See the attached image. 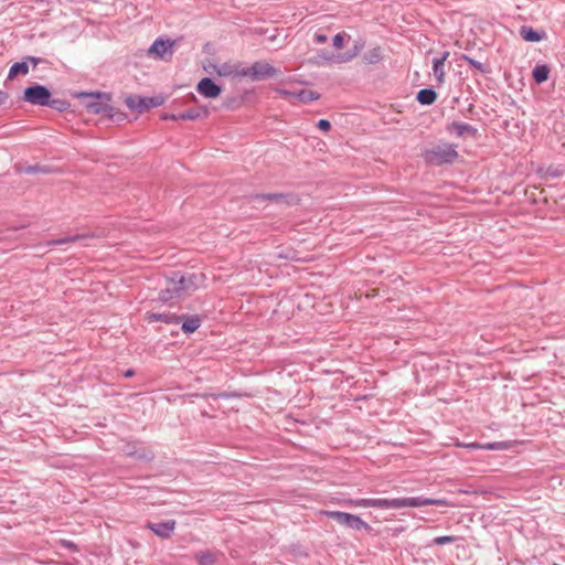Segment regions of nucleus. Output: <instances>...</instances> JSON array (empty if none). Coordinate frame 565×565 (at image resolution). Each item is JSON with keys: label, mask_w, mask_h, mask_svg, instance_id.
<instances>
[{"label": "nucleus", "mask_w": 565, "mask_h": 565, "mask_svg": "<svg viewBox=\"0 0 565 565\" xmlns=\"http://www.w3.org/2000/svg\"><path fill=\"white\" fill-rule=\"evenodd\" d=\"M350 39V35L345 32H340L335 34L332 39L333 47L337 50L342 49L344 44L349 42Z\"/></svg>", "instance_id": "a878e982"}, {"label": "nucleus", "mask_w": 565, "mask_h": 565, "mask_svg": "<svg viewBox=\"0 0 565 565\" xmlns=\"http://www.w3.org/2000/svg\"><path fill=\"white\" fill-rule=\"evenodd\" d=\"M210 114L207 107H200L196 109H190L178 115L180 120H195L201 117H207Z\"/></svg>", "instance_id": "f3484780"}, {"label": "nucleus", "mask_w": 565, "mask_h": 565, "mask_svg": "<svg viewBox=\"0 0 565 565\" xmlns=\"http://www.w3.org/2000/svg\"><path fill=\"white\" fill-rule=\"evenodd\" d=\"M195 559L200 565H213L216 561V557L212 552L203 551L195 554Z\"/></svg>", "instance_id": "4be33fe9"}, {"label": "nucleus", "mask_w": 565, "mask_h": 565, "mask_svg": "<svg viewBox=\"0 0 565 565\" xmlns=\"http://www.w3.org/2000/svg\"><path fill=\"white\" fill-rule=\"evenodd\" d=\"M456 537L450 535L437 536L431 540V544L445 545L455 542Z\"/></svg>", "instance_id": "bb28decb"}, {"label": "nucleus", "mask_w": 565, "mask_h": 565, "mask_svg": "<svg viewBox=\"0 0 565 565\" xmlns=\"http://www.w3.org/2000/svg\"><path fill=\"white\" fill-rule=\"evenodd\" d=\"M161 118H162L163 120H179V119H178V115H174V114H163V115L161 116Z\"/></svg>", "instance_id": "c9c22d12"}, {"label": "nucleus", "mask_w": 565, "mask_h": 565, "mask_svg": "<svg viewBox=\"0 0 565 565\" xmlns=\"http://www.w3.org/2000/svg\"><path fill=\"white\" fill-rule=\"evenodd\" d=\"M458 157L457 146L449 142H438L426 150V163L434 166L452 164Z\"/></svg>", "instance_id": "f03ea898"}, {"label": "nucleus", "mask_w": 565, "mask_h": 565, "mask_svg": "<svg viewBox=\"0 0 565 565\" xmlns=\"http://www.w3.org/2000/svg\"><path fill=\"white\" fill-rule=\"evenodd\" d=\"M550 75V67L545 64L536 65L532 72V76L537 84L547 81Z\"/></svg>", "instance_id": "a211bd4d"}, {"label": "nucleus", "mask_w": 565, "mask_h": 565, "mask_svg": "<svg viewBox=\"0 0 565 565\" xmlns=\"http://www.w3.org/2000/svg\"><path fill=\"white\" fill-rule=\"evenodd\" d=\"M79 96L85 99L84 105L88 113L107 114L110 110L109 97L106 94L82 93Z\"/></svg>", "instance_id": "20e7f679"}, {"label": "nucleus", "mask_w": 565, "mask_h": 565, "mask_svg": "<svg viewBox=\"0 0 565 565\" xmlns=\"http://www.w3.org/2000/svg\"><path fill=\"white\" fill-rule=\"evenodd\" d=\"M436 98V92L433 88H426V105H431Z\"/></svg>", "instance_id": "c756f323"}, {"label": "nucleus", "mask_w": 565, "mask_h": 565, "mask_svg": "<svg viewBox=\"0 0 565 565\" xmlns=\"http://www.w3.org/2000/svg\"><path fill=\"white\" fill-rule=\"evenodd\" d=\"M416 99L424 105V88L417 92Z\"/></svg>", "instance_id": "e433bc0d"}, {"label": "nucleus", "mask_w": 565, "mask_h": 565, "mask_svg": "<svg viewBox=\"0 0 565 565\" xmlns=\"http://www.w3.org/2000/svg\"><path fill=\"white\" fill-rule=\"evenodd\" d=\"M8 98V95L4 92L0 90V105H2Z\"/></svg>", "instance_id": "4c0bfd02"}, {"label": "nucleus", "mask_w": 565, "mask_h": 565, "mask_svg": "<svg viewBox=\"0 0 565 565\" xmlns=\"http://www.w3.org/2000/svg\"><path fill=\"white\" fill-rule=\"evenodd\" d=\"M382 58H383V50L380 46L371 49L364 55V60L369 64L379 63Z\"/></svg>", "instance_id": "aec40b11"}, {"label": "nucleus", "mask_w": 565, "mask_h": 565, "mask_svg": "<svg viewBox=\"0 0 565 565\" xmlns=\"http://www.w3.org/2000/svg\"><path fill=\"white\" fill-rule=\"evenodd\" d=\"M447 130L450 134H455L457 137H463L466 135L475 136L477 134V129L473 128L471 125L466 122H451Z\"/></svg>", "instance_id": "2eb2a0df"}, {"label": "nucleus", "mask_w": 565, "mask_h": 565, "mask_svg": "<svg viewBox=\"0 0 565 565\" xmlns=\"http://www.w3.org/2000/svg\"><path fill=\"white\" fill-rule=\"evenodd\" d=\"M174 41L170 40H156L148 50V54L154 58H166L173 53Z\"/></svg>", "instance_id": "f8f14e48"}, {"label": "nucleus", "mask_w": 565, "mask_h": 565, "mask_svg": "<svg viewBox=\"0 0 565 565\" xmlns=\"http://www.w3.org/2000/svg\"><path fill=\"white\" fill-rule=\"evenodd\" d=\"M276 92L280 96H282L284 98H287V99H292L296 96V92H291V90H287V89H282V88H276Z\"/></svg>", "instance_id": "7c9ffc66"}, {"label": "nucleus", "mask_w": 565, "mask_h": 565, "mask_svg": "<svg viewBox=\"0 0 565 565\" xmlns=\"http://www.w3.org/2000/svg\"><path fill=\"white\" fill-rule=\"evenodd\" d=\"M468 63L473 66L475 68L479 70L480 72L484 73L486 72V68L483 67V64L473 60V58H469V57H466Z\"/></svg>", "instance_id": "2f4dec72"}, {"label": "nucleus", "mask_w": 565, "mask_h": 565, "mask_svg": "<svg viewBox=\"0 0 565 565\" xmlns=\"http://www.w3.org/2000/svg\"><path fill=\"white\" fill-rule=\"evenodd\" d=\"M147 320L149 322L163 321L166 323H178L179 318L174 317V316L163 315V313H148Z\"/></svg>", "instance_id": "412c9836"}, {"label": "nucleus", "mask_w": 565, "mask_h": 565, "mask_svg": "<svg viewBox=\"0 0 565 565\" xmlns=\"http://www.w3.org/2000/svg\"><path fill=\"white\" fill-rule=\"evenodd\" d=\"M417 504L415 499H371V507L383 510H398Z\"/></svg>", "instance_id": "9d476101"}, {"label": "nucleus", "mask_w": 565, "mask_h": 565, "mask_svg": "<svg viewBox=\"0 0 565 565\" xmlns=\"http://www.w3.org/2000/svg\"><path fill=\"white\" fill-rule=\"evenodd\" d=\"M126 375H127V376H130V375H132V372H131V371H128V372L126 373Z\"/></svg>", "instance_id": "ea45409f"}, {"label": "nucleus", "mask_w": 565, "mask_h": 565, "mask_svg": "<svg viewBox=\"0 0 565 565\" xmlns=\"http://www.w3.org/2000/svg\"><path fill=\"white\" fill-rule=\"evenodd\" d=\"M203 281L202 274H189L178 278H171L166 289L160 295L163 302L178 301L184 298L190 291L195 290Z\"/></svg>", "instance_id": "f257e3e1"}, {"label": "nucleus", "mask_w": 565, "mask_h": 565, "mask_svg": "<svg viewBox=\"0 0 565 565\" xmlns=\"http://www.w3.org/2000/svg\"><path fill=\"white\" fill-rule=\"evenodd\" d=\"M320 95L311 89H300L299 92H296L295 99L299 100L300 103H309L312 100L319 99Z\"/></svg>", "instance_id": "6ab92c4d"}, {"label": "nucleus", "mask_w": 565, "mask_h": 565, "mask_svg": "<svg viewBox=\"0 0 565 565\" xmlns=\"http://www.w3.org/2000/svg\"><path fill=\"white\" fill-rule=\"evenodd\" d=\"M125 102L129 109L142 113L150 108H154V107L162 105L164 103V98L162 96H154V97L128 96Z\"/></svg>", "instance_id": "6e6552de"}, {"label": "nucleus", "mask_w": 565, "mask_h": 565, "mask_svg": "<svg viewBox=\"0 0 565 565\" xmlns=\"http://www.w3.org/2000/svg\"><path fill=\"white\" fill-rule=\"evenodd\" d=\"M315 41L318 44L324 43L327 41V35H324V34H316L315 35Z\"/></svg>", "instance_id": "f704fd0d"}, {"label": "nucleus", "mask_w": 565, "mask_h": 565, "mask_svg": "<svg viewBox=\"0 0 565 565\" xmlns=\"http://www.w3.org/2000/svg\"><path fill=\"white\" fill-rule=\"evenodd\" d=\"M200 327V319L198 317H189L182 323V330L185 333H192Z\"/></svg>", "instance_id": "5701e85b"}, {"label": "nucleus", "mask_w": 565, "mask_h": 565, "mask_svg": "<svg viewBox=\"0 0 565 565\" xmlns=\"http://www.w3.org/2000/svg\"><path fill=\"white\" fill-rule=\"evenodd\" d=\"M30 61H31L34 65H36V64H38V60H36L35 57H30Z\"/></svg>", "instance_id": "58836bf2"}, {"label": "nucleus", "mask_w": 565, "mask_h": 565, "mask_svg": "<svg viewBox=\"0 0 565 565\" xmlns=\"http://www.w3.org/2000/svg\"><path fill=\"white\" fill-rule=\"evenodd\" d=\"M79 238H81V236H67L63 239L55 241L54 244H64V243L75 242Z\"/></svg>", "instance_id": "72a5a7b5"}, {"label": "nucleus", "mask_w": 565, "mask_h": 565, "mask_svg": "<svg viewBox=\"0 0 565 565\" xmlns=\"http://www.w3.org/2000/svg\"><path fill=\"white\" fill-rule=\"evenodd\" d=\"M465 447L467 448H473V449H487V450H501V449H504V446L502 443H489V444H484V445H480L478 443H471V444H467L465 445Z\"/></svg>", "instance_id": "b1692460"}, {"label": "nucleus", "mask_w": 565, "mask_h": 565, "mask_svg": "<svg viewBox=\"0 0 565 565\" xmlns=\"http://www.w3.org/2000/svg\"><path fill=\"white\" fill-rule=\"evenodd\" d=\"M196 92L205 98L213 99L221 95L222 89L210 77H204L196 84Z\"/></svg>", "instance_id": "ddd939ff"}, {"label": "nucleus", "mask_w": 565, "mask_h": 565, "mask_svg": "<svg viewBox=\"0 0 565 565\" xmlns=\"http://www.w3.org/2000/svg\"><path fill=\"white\" fill-rule=\"evenodd\" d=\"M278 71L265 61H257L250 66H244L243 77L250 81H262L268 77H274Z\"/></svg>", "instance_id": "7ed1b4c3"}, {"label": "nucleus", "mask_w": 565, "mask_h": 565, "mask_svg": "<svg viewBox=\"0 0 565 565\" xmlns=\"http://www.w3.org/2000/svg\"><path fill=\"white\" fill-rule=\"evenodd\" d=\"M205 70L210 74L221 77H243L244 65L239 62H225L222 64H210Z\"/></svg>", "instance_id": "0eeeda50"}, {"label": "nucleus", "mask_w": 565, "mask_h": 565, "mask_svg": "<svg viewBox=\"0 0 565 565\" xmlns=\"http://www.w3.org/2000/svg\"><path fill=\"white\" fill-rule=\"evenodd\" d=\"M318 128L323 130V131H328V130H330L331 125H330V122L327 119H320L318 121Z\"/></svg>", "instance_id": "473e14b6"}, {"label": "nucleus", "mask_w": 565, "mask_h": 565, "mask_svg": "<svg viewBox=\"0 0 565 565\" xmlns=\"http://www.w3.org/2000/svg\"><path fill=\"white\" fill-rule=\"evenodd\" d=\"M520 35L526 42H540L545 33L534 30L532 26L522 25L520 28Z\"/></svg>", "instance_id": "dca6fc26"}, {"label": "nucleus", "mask_w": 565, "mask_h": 565, "mask_svg": "<svg viewBox=\"0 0 565 565\" xmlns=\"http://www.w3.org/2000/svg\"><path fill=\"white\" fill-rule=\"evenodd\" d=\"M364 47V43L361 41H356L353 45V47L347 52L343 53H328V52H321L319 54L320 58L327 63L331 64H344L351 62L353 58H355L359 53Z\"/></svg>", "instance_id": "39448f33"}, {"label": "nucleus", "mask_w": 565, "mask_h": 565, "mask_svg": "<svg viewBox=\"0 0 565 565\" xmlns=\"http://www.w3.org/2000/svg\"><path fill=\"white\" fill-rule=\"evenodd\" d=\"M50 90L42 85L30 86L24 90V100L32 105L44 106L49 104Z\"/></svg>", "instance_id": "1a4fd4ad"}, {"label": "nucleus", "mask_w": 565, "mask_h": 565, "mask_svg": "<svg viewBox=\"0 0 565 565\" xmlns=\"http://www.w3.org/2000/svg\"><path fill=\"white\" fill-rule=\"evenodd\" d=\"M147 527L156 533V535L168 539L171 536L175 529V521L174 520H168L160 523H148Z\"/></svg>", "instance_id": "4468645a"}, {"label": "nucleus", "mask_w": 565, "mask_h": 565, "mask_svg": "<svg viewBox=\"0 0 565 565\" xmlns=\"http://www.w3.org/2000/svg\"><path fill=\"white\" fill-rule=\"evenodd\" d=\"M29 73V66L25 62L14 63L9 71V78L15 77L18 74L26 75Z\"/></svg>", "instance_id": "393cba45"}, {"label": "nucleus", "mask_w": 565, "mask_h": 565, "mask_svg": "<svg viewBox=\"0 0 565 565\" xmlns=\"http://www.w3.org/2000/svg\"><path fill=\"white\" fill-rule=\"evenodd\" d=\"M328 518L335 520L339 524L345 525L354 530L370 529L369 524L354 514L340 511H321Z\"/></svg>", "instance_id": "423d86ee"}, {"label": "nucleus", "mask_w": 565, "mask_h": 565, "mask_svg": "<svg viewBox=\"0 0 565 565\" xmlns=\"http://www.w3.org/2000/svg\"><path fill=\"white\" fill-rule=\"evenodd\" d=\"M425 503H426V508L428 505H440V507H448V502L446 500H443V499H428L426 498L425 500Z\"/></svg>", "instance_id": "c85d7f7f"}, {"label": "nucleus", "mask_w": 565, "mask_h": 565, "mask_svg": "<svg viewBox=\"0 0 565 565\" xmlns=\"http://www.w3.org/2000/svg\"><path fill=\"white\" fill-rule=\"evenodd\" d=\"M350 505L353 507H363V508H370L371 507V499H356V500H349L348 502Z\"/></svg>", "instance_id": "cd10ccee"}, {"label": "nucleus", "mask_w": 565, "mask_h": 565, "mask_svg": "<svg viewBox=\"0 0 565 565\" xmlns=\"http://www.w3.org/2000/svg\"><path fill=\"white\" fill-rule=\"evenodd\" d=\"M449 56V52L445 51L431 58V74L430 77L436 81V86H440L445 82L446 74V60Z\"/></svg>", "instance_id": "9b49d317"}]
</instances>
